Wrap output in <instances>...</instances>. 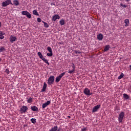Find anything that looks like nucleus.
Segmentation results:
<instances>
[{
  "label": "nucleus",
  "mask_w": 131,
  "mask_h": 131,
  "mask_svg": "<svg viewBox=\"0 0 131 131\" xmlns=\"http://www.w3.org/2000/svg\"><path fill=\"white\" fill-rule=\"evenodd\" d=\"M124 112H121L120 114H119L118 117V121L119 122V123H122V121H123V119H124Z\"/></svg>",
  "instance_id": "obj_1"
},
{
  "label": "nucleus",
  "mask_w": 131,
  "mask_h": 131,
  "mask_svg": "<svg viewBox=\"0 0 131 131\" xmlns=\"http://www.w3.org/2000/svg\"><path fill=\"white\" fill-rule=\"evenodd\" d=\"M54 81H55V76H50V77L48 78L47 83L49 85H52V84L54 83Z\"/></svg>",
  "instance_id": "obj_2"
},
{
  "label": "nucleus",
  "mask_w": 131,
  "mask_h": 131,
  "mask_svg": "<svg viewBox=\"0 0 131 131\" xmlns=\"http://www.w3.org/2000/svg\"><path fill=\"white\" fill-rule=\"evenodd\" d=\"M9 5H13L12 1L6 0L5 2H3L2 4V7H7V6H9Z\"/></svg>",
  "instance_id": "obj_3"
},
{
  "label": "nucleus",
  "mask_w": 131,
  "mask_h": 131,
  "mask_svg": "<svg viewBox=\"0 0 131 131\" xmlns=\"http://www.w3.org/2000/svg\"><path fill=\"white\" fill-rule=\"evenodd\" d=\"M66 74V72H63L60 74L58 76L56 77L55 79L56 82H59L60 80H61V79Z\"/></svg>",
  "instance_id": "obj_4"
},
{
  "label": "nucleus",
  "mask_w": 131,
  "mask_h": 131,
  "mask_svg": "<svg viewBox=\"0 0 131 131\" xmlns=\"http://www.w3.org/2000/svg\"><path fill=\"white\" fill-rule=\"evenodd\" d=\"M27 110H28V107H27L25 105H23L21 108H20V113L21 114L23 113H26L27 112Z\"/></svg>",
  "instance_id": "obj_5"
},
{
  "label": "nucleus",
  "mask_w": 131,
  "mask_h": 131,
  "mask_svg": "<svg viewBox=\"0 0 131 131\" xmlns=\"http://www.w3.org/2000/svg\"><path fill=\"white\" fill-rule=\"evenodd\" d=\"M21 14L24 16H27V17L29 19H30V18H31V14L29 13V12H28V11H22Z\"/></svg>",
  "instance_id": "obj_6"
},
{
  "label": "nucleus",
  "mask_w": 131,
  "mask_h": 131,
  "mask_svg": "<svg viewBox=\"0 0 131 131\" xmlns=\"http://www.w3.org/2000/svg\"><path fill=\"white\" fill-rule=\"evenodd\" d=\"M83 93L86 96H91L93 93H91V90L89 88H85L84 90Z\"/></svg>",
  "instance_id": "obj_7"
},
{
  "label": "nucleus",
  "mask_w": 131,
  "mask_h": 131,
  "mask_svg": "<svg viewBox=\"0 0 131 131\" xmlns=\"http://www.w3.org/2000/svg\"><path fill=\"white\" fill-rule=\"evenodd\" d=\"M9 40H10V42L13 43V42L17 41V37H16V36H15L13 35H11L9 38Z\"/></svg>",
  "instance_id": "obj_8"
},
{
  "label": "nucleus",
  "mask_w": 131,
  "mask_h": 131,
  "mask_svg": "<svg viewBox=\"0 0 131 131\" xmlns=\"http://www.w3.org/2000/svg\"><path fill=\"white\" fill-rule=\"evenodd\" d=\"M50 104H51V101H48L47 102L43 103L42 105V108L45 109L46 107H48Z\"/></svg>",
  "instance_id": "obj_9"
},
{
  "label": "nucleus",
  "mask_w": 131,
  "mask_h": 131,
  "mask_svg": "<svg viewBox=\"0 0 131 131\" xmlns=\"http://www.w3.org/2000/svg\"><path fill=\"white\" fill-rule=\"evenodd\" d=\"M60 16H59V14H56L52 16V21L56 22V20H57V19H60Z\"/></svg>",
  "instance_id": "obj_10"
},
{
  "label": "nucleus",
  "mask_w": 131,
  "mask_h": 131,
  "mask_svg": "<svg viewBox=\"0 0 131 131\" xmlns=\"http://www.w3.org/2000/svg\"><path fill=\"white\" fill-rule=\"evenodd\" d=\"M100 105H97L93 108L92 112L94 113L95 112H97L98 110L100 108Z\"/></svg>",
  "instance_id": "obj_11"
},
{
  "label": "nucleus",
  "mask_w": 131,
  "mask_h": 131,
  "mask_svg": "<svg viewBox=\"0 0 131 131\" xmlns=\"http://www.w3.org/2000/svg\"><path fill=\"white\" fill-rule=\"evenodd\" d=\"M31 110H32V111L38 112V107H36V106H31Z\"/></svg>",
  "instance_id": "obj_12"
},
{
  "label": "nucleus",
  "mask_w": 131,
  "mask_h": 131,
  "mask_svg": "<svg viewBox=\"0 0 131 131\" xmlns=\"http://www.w3.org/2000/svg\"><path fill=\"white\" fill-rule=\"evenodd\" d=\"M26 100L27 102L29 103H32V102H33V99L31 97H27L26 98Z\"/></svg>",
  "instance_id": "obj_13"
},
{
  "label": "nucleus",
  "mask_w": 131,
  "mask_h": 131,
  "mask_svg": "<svg viewBox=\"0 0 131 131\" xmlns=\"http://www.w3.org/2000/svg\"><path fill=\"white\" fill-rule=\"evenodd\" d=\"M47 83L46 82H44L43 83V88L41 90V92H46V90H47Z\"/></svg>",
  "instance_id": "obj_14"
},
{
  "label": "nucleus",
  "mask_w": 131,
  "mask_h": 131,
  "mask_svg": "<svg viewBox=\"0 0 131 131\" xmlns=\"http://www.w3.org/2000/svg\"><path fill=\"white\" fill-rule=\"evenodd\" d=\"M124 23L125 24V26H126V27H127V26H129V19H125Z\"/></svg>",
  "instance_id": "obj_15"
},
{
  "label": "nucleus",
  "mask_w": 131,
  "mask_h": 131,
  "mask_svg": "<svg viewBox=\"0 0 131 131\" xmlns=\"http://www.w3.org/2000/svg\"><path fill=\"white\" fill-rule=\"evenodd\" d=\"M103 34H99L97 35V39H98V40H102V39H103Z\"/></svg>",
  "instance_id": "obj_16"
},
{
  "label": "nucleus",
  "mask_w": 131,
  "mask_h": 131,
  "mask_svg": "<svg viewBox=\"0 0 131 131\" xmlns=\"http://www.w3.org/2000/svg\"><path fill=\"white\" fill-rule=\"evenodd\" d=\"M41 60H42V61H43V62H45L46 64H47V65H50V63H49V61H48V60H47V59H46L45 57H42L41 58Z\"/></svg>",
  "instance_id": "obj_17"
},
{
  "label": "nucleus",
  "mask_w": 131,
  "mask_h": 131,
  "mask_svg": "<svg viewBox=\"0 0 131 131\" xmlns=\"http://www.w3.org/2000/svg\"><path fill=\"white\" fill-rule=\"evenodd\" d=\"M19 1H18V0H14L13 1V5H14L15 6H19Z\"/></svg>",
  "instance_id": "obj_18"
},
{
  "label": "nucleus",
  "mask_w": 131,
  "mask_h": 131,
  "mask_svg": "<svg viewBox=\"0 0 131 131\" xmlns=\"http://www.w3.org/2000/svg\"><path fill=\"white\" fill-rule=\"evenodd\" d=\"M4 38H5L4 33H3L2 31H0V39H4Z\"/></svg>",
  "instance_id": "obj_19"
},
{
  "label": "nucleus",
  "mask_w": 131,
  "mask_h": 131,
  "mask_svg": "<svg viewBox=\"0 0 131 131\" xmlns=\"http://www.w3.org/2000/svg\"><path fill=\"white\" fill-rule=\"evenodd\" d=\"M59 24L62 26L63 25H64V24H65V20L64 19H61L59 21Z\"/></svg>",
  "instance_id": "obj_20"
},
{
  "label": "nucleus",
  "mask_w": 131,
  "mask_h": 131,
  "mask_svg": "<svg viewBox=\"0 0 131 131\" xmlns=\"http://www.w3.org/2000/svg\"><path fill=\"white\" fill-rule=\"evenodd\" d=\"M109 49H110V46L109 45H106L104 48V52H107V51H109Z\"/></svg>",
  "instance_id": "obj_21"
},
{
  "label": "nucleus",
  "mask_w": 131,
  "mask_h": 131,
  "mask_svg": "<svg viewBox=\"0 0 131 131\" xmlns=\"http://www.w3.org/2000/svg\"><path fill=\"white\" fill-rule=\"evenodd\" d=\"M6 51V48L3 46L0 47V53H2L3 52H5Z\"/></svg>",
  "instance_id": "obj_22"
},
{
  "label": "nucleus",
  "mask_w": 131,
  "mask_h": 131,
  "mask_svg": "<svg viewBox=\"0 0 131 131\" xmlns=\"http://www.w3.org/2000/svg\"><path fill=\"white\" fill-rule=\"evenodd\" d=\"M123 98H124L125 100H127L129 98V96H128V95L126 94H123Z\"/></svg>",
  "instance_id": "obj_23"
},
{
  "label": "nucleus",
  "mask_w": 131,
  "mask_h": 131,
  "mask_svg": "<svg viewBox=\"0 0 131 131\" xmlns=\"http://www.w3.org/2000/svg\"><path fill=\"white\" fill-rule=\"evenodd\" d=\"M31 121L32 123H33L34 124H35V123H36V119L32 118L31 119Z\"/></svg>",
  "instance_id": "obj_24"
},
{
  "label": "nucleus",
  "mask_w": 131,
  "mask_h": 131,
  "mask_svg": "<svg viewBox=\"0 0 131 131\" xmlns=\"http://www.w3.org/2000/svg\"><path fill=\"white\" fill-rule=\"evenodd\" d=\"M37 55L38 57H39L40 59H41L43 57V56H42V54L40 52H38Z\"/></svg>",
  "instance_id": "obj_25"
},
{
  "label": "nucleus",
  "mask_w": 131,
  "mask_h": 131,
  "mask_svg": "<svg viewBox=\"0 0 131 131\" xmlns=\"http://www.w3.org/2000/svg\"><path fill=\"white\" fill-rule=\"evenodd\" d=\"M42 23L44 24V27H46V28H48L49 27V24L48 23L42 21Z\"/></svg>",
  "instance_id": "obj_26"
},
{
  "label": "nucleus",
  "mask_w": 131,
  "mask_h": 131,
  "mask_svg": "<svg viewBox=\"0 0 131 131\" xmlns=\"http://www.w3.org/2000/svg\"><path fill=\"white\" fill-rule=\"evenodd\" d=\"M33 15H36V16H38V13L37 12V11L35 10L33 11Z\"/></svg>",
  "instance_id": "obj_27"
},
{
  "label": "nucleus",
  "mask_w": 131,
  "mask_h": 131,
  "mask_svg": "<svg viewBox=\"0 0 131 131\" xmlns=\"http://www.w3.org/2000/svg\"><path fill=\"white\" fill-rule=\"evenodd\" d=\"M75 72V70L74 69H73V70L69 71V73H70V74H72V73H74Z\"/></svg>",
  "instance_id": "obj_28"
},
{
  "label": "nucleus",
  "mask_w": 131,
  "mask_h": 131,
  "mask_svg": "<svg viewBox=\"0 0 131 131\" xmlns=\"http://www.w3.org/2000/svg\"><path fill=\"white\" fill-rule=\"evenodd\" d=\"M124 76V74L123 73H121V75L118 77V79H121Z\"/></svg>",
  "instance_id": "obj_29"
},
{
  "label": "nucleus",
  "mask_w": 131,
  "mask_h": 131,
  "mask_svg": "<svg viewBox=\"0 0 131 131\" xmlns=\"http://www.w3.org/2000/svg\"><path fill=\"white\" fill-rule=\"evenodd\" d=\"M120 6H121V7H123V8H126V7H127V5L123 4L122 3H121Z\"/></svg>",
  "instance_id": "obj_30"
},
{
  "label": "nucleus",
  "mask_w": 131,
  "mask_h": 131,
  "mask_svg": "<svg viewBox=\"0 0 131 131\" xmlns=\"http://www.w3.org/2000/svg\"><path fill=\"white\" fill-rule=\"evenodd\" d=\"M47 50L48 51V52H49V53H52L53 51H52V48L51 47H48L47 48Z\"/></svg>",
  "instance_id": "obj_31"
},
{
  "label": "nucleus",
  "mask_w": 131,
  "mask_h": 131,
  "mask_svg": "<svg viewBox=\"0 0 131 131\" xmlns=\"http://www.w3.org/2000/svg\"><path fill=\"white\" fill-rule=\"evenodd\" d=\"M48 57H52L53 56V52H50V53H47Z\"/></svg>",
  "instance_id": "obj_32"
},
{
  "label": "nucleus",
  "mask_w": 131,
  "mask_h": 131,
  "mask_svg": "<svg viewBox=\"0 0 131 131\" xmlns=\"http://www.w3.org/2000/svg\"><path fill=\"white\" fill-rule=\"evenodd\" d=\"M75 53L76 54H81V52H80V51H79L78 50H75Z\"/></svg>",
  "instance_id": "obj_33"
},
{
  "label": "nucleus",
  "mask_w": 131,
  "mask_h": 131,
  "mask_svg": "<svg viewBox=\"0 0 131 131\" xmlns=\"http://www.w3.org/2000/svg\"><path fill=\"white\" fill-rule=\"evenodd\" d=\"M5 72H6V73H7V74H10V71H9V70H8V69H6V70H5Z\"/></svg>",
  "instance_id": "obj_34"
},
{
  "label": "nucleus",
  "mask_w": 131,
  "mask_h": 131,
  "mask_svg": "<svg viewBox=\"0 0 131 131\" xmlns=\"http://www.w3.org/2000/svg\"><path fill=\"white\" fill-rule=\"evenodd\" d=\"M37 21H38V22H39V23H40V22H41V19H40V18H39V17H38Z\"/></svg>",
  "instance_id": "obj_35"
},
{
  "label": "nucleus",
  "mask_w": 131,
  "mask_h": 131,
  "mask_svg": "<svg viewBox=\"0 0 131 131\" xmlns=\"http://www.w3.org/2000/svg\"><path fill=\"white\" fill-rule=\"evenodd\" d=\"M72 67L73 69L75 70V66L74 65V63H72Z\"/></svg>",
  "instance_id": "obj_36"
},
{
  "label": "nucleus",
  "mask_w": 131,
  "mask_h": 131,
  "mask_svg": "<svg viewBox=\"0 0 131 131\" xmlns=\"http://www.w3.org/2000/svg\"><path fill=\"white\" fill-rule=\"evenodd\" d=\"M81 131H86V128H82Z\"/></svg>",
  "instance_id": "obj_37"
},
{
  "label": "nucleus",
  "mask_w": 131,
  "mask_h": 131,
  "mask_svg": "<svg viewBox=\"0 0 131 131\" xmlns=\"http://www.w3.org/2000/svg\"><path fill=\"white\" fill-rule=\"evenodd\" d=\"M125 2H130V0H125Z\"/></svg>",
  "instance_id": "obj_38"
},
{
  "label": "nucleus",
  "mask_w": 131,
  "mask_h": 131,
  "mask_svg": "<svg viewBox=\"0 0 131 131\" xmlns=\"http://www.w3.org/2000/svg\"><path fill=\"white\" fill-rule=\"evenodd\" d=\"M1 26H2V23H1L0 21V27H1Z\"/></svg>",
  "instance_id": "obj_39"
},
{
  "label": "nucleus",
  "mask_w": 131,
  "mask_h": 131,
  "mask_svg": "<svg viewBox=\"0 0 131 131\" xmlns=\"http://www.w3.org/2000/svg\"><path fill=\"white\" fill-rule=\"evenodd\" d=\"M1 61H2V59L0 58V62H1Z\"/></svg>",
  "instance_id": "obj_40"
}]
</instances>
